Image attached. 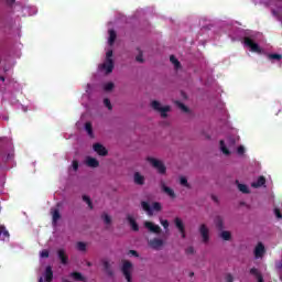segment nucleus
<instances>
[{
  "label": "nucleus",
  "mask_w": 282,
  "mask_h": 282,
  "mask_svg": "<svg viewBox=\"0 0 282 282\" xmlns=\"http://www.w3.org/2000/svg\"><path fill=\"white\" fill-rule=\"evenodd\" d=\"M151 107L154 111H158V113H160L161 118H169V111H171V106H162L160 101L153 100L151 102Z\"/></svg>",
  "instance_id": "nucleus-1"
},
{
  "label": "nucleus",
  "mask_w": 282,
  "mask_h": 282,
  "mask_svg": "<svg viewBox=\"0 0 282 282\" xmlns=\"http://www.w3.org/2000/svg\"><path fill=\"white\" fill-rule=\"evenodd\" d=\"M147 161L150 162L153 169H156L160 175H166V165H164V162L151 156H148Z\"/></svg>",
  "instance_id": "nucleus-2"
},
{
  "label": "nucleus",
  "mask_w": 282,
  "mask_h": 282,
  "mask_svg": "<svg viewBox=\"0 0 282 282\" xmlns=\"http://www.w3.org/2000/svg\"><path fill=\"white\" fill-rule=\"evenodd\" d=\"M133 268V264L130 261H124L121 268V272L128 282H133L131 278V269Z\"/></svg>",
  "instance_id": "nucleus-3"
},
{
  "label": "nucleus",
  "mask_w": 282,
  "mask_h": 282,
  "mask_svg": "<svg viewBox=\"0 0 282 282\" xmlns=\"http://www.w3.org/2000/svg\"><path fill=\"white\" fill-rule=\"evenodd\" d=\"M243 43L247 47H249L251 50V52H256L257 54H261V46H259V44H257L252 39H250L249 36H246L243 39Z\"/></svg>",
  "instance_id": "nucleus-4"
},
{
  "label": "nucleus",
  "mask_w": 282,
  "mask_h": 282,
  "mask_svg": "<svg viewBox=\"0 0 282 282\" xmlns=\"http://www.w3.org/2000/svg\"><path fill=\"white\" fill-rule=\"evenodd\" d=\"M160 186H161L162 193L167 195V197L170 199H175V197H177V195L175 194V191H173V188L166 186V183L164 181L160 182Z\"/></svg>",
  "instance_id": "nucleus-5"
},
{
  "label": "nucleus",
  "mask_w": 282,
  "mask_h": 282,
  "mask_svg": "<svg viewBox=\"0 0 282 282\" xmlns=\"http://www.w3.org/2000/svg\"><path fill=\"white\" fill-rule=\"evenodd\" d=\"M209 232H210V230L208 229L206 224H202L199 226V234H200V237H202L204 243H208V241H210Z\"/></svg>",
  "instance_id": "nucleus-6"
},
{
  "label": "nucleus",
  "mask_w": 282,
  "mask_h": 282,
  "mask_svg": "<svg viewBox=\"0 0 282 282\" xmlns=\"http://www.w3.org/2000/svg\"><path fill=\"white\" fill-rule=\"evenodd\" d=\"M144 227L154 235H160V232H162V228L159 225L153 224L152 221H145Z\"/></svg>",
  "instance_id": "nucleus-7"
},
{
  "label": "nucleus",
  "mask_w": 282,
  "mask_h": 282,
  "mask_svg": "<svg viewBox=\"0 0 282 282\" xmlns=\"http://www.w3.org/2000/svg\"><path fill=\"white\" fill-rule=\"evenodd\" d=\"M253 254L256 259H263V254H265V246H263L262 242H259L253 250Z\"/></svg>",
  "instance_id": "nucleus-8"
},
{
  "label": "nucleus",
  "mask_w": 282,
  "mask_h": 282,
  "mask_svg": "<svg viewBox=\"0 0 282 282\" xmlns=\"http://www.w3.org/2000/svg\"><path fill=\"white\" fill-rule=\"evenodd\" d=\"M94 152L105 158V155H108L109 151H107V148L100 143H95L93 145Z\"/></svg>",
  "instance_id": "nucleus-9"
},
{
  "label": "nucleus",
  "mask_w": 282,
  "mask_h": 282,
  "mask_svg": "<svg viewBox=\"0 0 282 282\" xmlns=\"http://www.w3.org/2000/svg\"><path fill=\"white\" fill-rule=\"evenodd\" d=\"M149 246L153 250H160L162 246H164V240L160 238H153L152 240L149 241Z\"/></svg>",
  "instance_id": "nucleus-10"
},
{
  "label": "nucleus",
  "mask_w": 282,
  "mask_h": 282,
  "mask_svg": "<svg viewBox=\"0 0 282 282\" xmlns=\"http://www.w3.org/2000/svg\"><path fill=\"white\" fill-rule=\"evenodd\" d=\"M101 69H105L106 74H111L113 72V59H106L101 64Z\"/></svg>",
  "instance_id": "nucleus-11"
},
{
  "label": "nucleus",
  "mask_w": 282,
  "mask_h": 282,
  "mask_svg": "<svg viewBox=\"0 0 282 282\" xmlns=\"http://www.w3.org/2000/svg\"><path fill=\"white\" fill-rule=\"evenodd\" d=\"M127 219H128V223H129L130 226H131V229H132L134 232H138V230H140V226H139L138 223L135 221V218H133V216H131V215H128V216H127Z\"/></svg>",
  "instance_id": "nucleus-12"
},
{
  "label": "nucleus",
  "mask_w": 282,
  "mask_h": 282,
  "mask_svg": "<svg viewBox=\"0 0 282 282\" xmlns=\"http://www.w3.org/2000/svg\"><path fill=\"white\" fill-rule=\"evenodd\" d=\"M133 180L138 186H144V175L140 174V172L134 173Z\"/></svg>",
  "instance_id": "nucleus-13"
},
{
  "label": "nucleus",
  "mask_w": 282,
  "mask_h": 282,
  "mask_svg": "<svg viewBox=\"0 0 282 282\" xmlns=\"http://www.w3.org/2000/svg\"><path fill=\"white\" fill-rule=\"evenodd\" d=\"M57 256H58V259L61 260V263H63V265H67L69 258L67 257V254H65V250L59 249L57 251Z\"/></svg>",
  "instance_id": "nucleus-14"
},
{
  "label": "nucleus",
  "mask_w": 282,
  "mask_h": 282,
  "mask_svg": "<svg viewBox=\"0 0 282 282\" xmlns=\"http://www.w3.org/2000/svg\"><path fill=\"white\" fill-rule=\"evenodd\" d=\"M86 164L90 169H98L100 166V162H98L96 159L88 156L86 159Z\"/></svg>",
  "instance_id": "nucleus-15"
},
{
  "label": "nucleus",
  "mask_w": 282,
  "mask_h": 282,
  "mask_svg": "<svg viewBox=\"0 0 282 282\" xmlns=\"http://www.w3.org/2000/svg\"><path fill=\"white\" fill-rule=\"evenodd\" d=\"M102 267H104V271L108 276H113V270L111 269V263H109V261L104 260Z\"/></svg>",
  "instance_id": "nucleus-16"
},
{
  "label": "nucleus",
  "mask_w": 282,
  "mask_h": 282,
  "mask_svg": "<svg viewBox=\"0 0 282 282\" xmlns=\"http://www.w3.org/2000/svg\"><path fill=\"white\" fill-rule=\"evenodd\" d=\"M250 274H252V276H256L258 282H265V281H263V275L261 274V272H259V269L251 268Z\"/></svg>",
  "instance_id": "nucleus-17"
},
{
  "label": "nucleus",
  "mask_w": 282,
  "mask_h": 282,
  "mask_svg": "<svg viewBox=\"0 0 282 282\" xmlns=\"http://www.w3.org/2000/svg\"><path fill=\"white\" fill-rule=\"evenodd\" d=\"M44 276L46 282H52L54 280V271H52L50 265L46 267Z\"/></svg>",
  "instance_id": "nucleus-18"
},
{
  "label": "nucleus",
  "mask_w": 282,
  "mask_h": 282,
  "mask_svg": "<svg viewBox=\"0 0 282 282\" xmlns=\"http://www.w3.org/2000/svg\"><path fill=\"white\" fill-rule=\"evenodd\" d=\"M265 185V176H259L257 182L251 184L252 188H261V186Z\"/></svg>",
  "instance_id": "nucleus-19"
},
{
  "label": "nucleus",
  "mask_w": 282,
  "mask_h": 282,
  "mask_svg": "<svg viewBox=\"0 0 282 282\" xmlns=\"http://www.w3.org/2000/svg\"><path fill=\"white\" fill-rule=\"evenodd\" d=\"M174 224H175L178 232H183L186 229V227H184V221H182V218H180V217H176L174 219Z\"/></svg>",
  "instance_id": "nucleus-20"
},
{
  "label": "nucleus",
  "mask_w": 282,
  "mask_h": 282,
  "mask_svg": "<svg viewBox=\"0 0 282 282\" xmlns=\"http://www.w3.org/2000/svg\"><path fill=\"white\" fill-rule=\"evenodd\" d=\"M214 224L218 230H224V218L221 216H216Z\"/></svg>",
  "instance_id": "nucleus-21"
},
{
  "label": "nucleus",
  "mask_w": 282,
  "mask_h": 282,
  "mask_svg": "<svg viewBox=\"0 0 282 282\" xmlns=\"http://www.w3.org/2000/svg\"><path fill=\"white\" fill-rule=\"evenodd\" d=\"M141 206L142 209L145 210V213H148V215H153V208H151V205L149 204V202H141Z\"/></svg>",
  "instance_id": "nucleus-22"
},
{
  "label": "nucleus",
  "mask_w": 282,
  "mask_h": 282,
  "mask_svg": "<svg viewBox=\"0 0 282 282\" xmlns=\"http://www.w3.org/2000/svg\"><path fill=\"white\" fill-rule=\"evenodd\" d=\"M52 217H53V226H56V224H58V219H61V212L58 209H54Z\"/></svg>",
  "instance_id": "nucleus-23"
},
{
  "label": "nucleus",
  "mask_w": 282,
  "mask_h": 282,
  "mask_svg": "<svg viewBox=\"0 0 282 282\" xmlns=\"http://www.w3.org/2000/svg\"><path fill=\"white\" fill-rule=\"evenodd\" d=\"M170 62L172 65H174V67L176 69H180V67H182V64L178 62V59H177V57H175V55L170 56Z\"/></svg>",
  "instance_id": "nucleus-24"
},
{
  "label": "nucleus",
  "mask_w": 282,
  "mask_h": 282,
  "mask_svg": "<svg viewBox=\"0 0 282 282\" xmlns=\"http://www.w3.org/2000/svg\"><path fill=\"white\" fill-rule=\"evenodd\" d=\"M117 36L118 35L113 30H109V40H108L109 45H113V43H116Z\"/></svg>",
  "instance_id": "nucleus-25"
},
{
  "label": "nucleus",
  "mask_w": 282,
  "mask_h": 282,
  "mask_svg": "<svg viewBox=\"0 0 282 282\" xmlns=\"http://www.w3.org/2000/svg\"><path fill=\"white\" fill-rule=\"evenodd\" d=\"M72 279H74L75 281H85V276H83V273L80 272H72L70 273Z\"/></svg>",
  "instance_id": "nucleus-26"
},
{
  "label": "nucleus",
  "mask_w": 282,
  "mask_h": 282,
  "mask_svg": "<svg viewBox=\"0 0 282 282\" xmlns=\"http://www.w3.org/2000/svg\"><path fill=\"white\" fill-rule=\"evenodd\" d=\"M85 130L87 131L90 138H94V127L91 126V122L85 123Z\"/></svg>",
  "instance_id": "nucleus-27"
},
{
  "label": "nucleus",
  "mask_w": 282,
  "mask_h": 282,
  "mask_svg": "<svg viewBox=\"0 0 282 282\" xmlns=\"http://www.w3.org/2000/svg\"><path fill=\"white\" fill-rule=\"evenodd\" d=\"M220 237L224 241H230V239H232V234H230V231H221Z\"/></svg>",
  "instance_id": "nucleus-28"
},
{
  "label": "nucleus",
  "mask_w": 282,
  "mask_h": 282,
  "mask_svg": "<svg viewBox=\"0 0 282 282\" xmlns=\"http://www.w3.org/2000/svg\"><path fill=\"white\" fill-rule=\"evenodd\" d=\"M220 150L225 155H230V150L226 148V143L224 142V140H220Z\"/></svg>",
  "instance_id": "nucleus-29"
},
{
  "label": "nucleus",
  "mask_w": 282,
  "mask_h": 282,
  "mask_svg": "<svg viewBox=\"0 0 282 282\" xmlns=\"http://www.w3.org/2000/svg\"><path fill=\"white\" fill-rule=\"evenodd\" d=\"M176 106L178 107V109H181V111H183L184 113H188V107H186V105L182 104L181 101H176Z\"/></svg>",
  "instance_id": "nucleus-30"
},
{
  "label": "nucleus",
  "mask_w": 282,
  "mask_h": 282,
  "mask_svg": "<svg viewBox=\"0 0 282 282\" xmlns=\"http://www.w3.org/2000/svg\"><path fill=\"white\" fill-rule=\"evenodd\" d=\"M238 189L240 191V193H245V194L250 193V189L248 188V185H246V184H238Z\"/></svg>",
  "instance_id": "nucleus-31"
},
{
  "label": "nucleus",
  "mask_w": 282,
  "mask_h": 282,
  "mask_svg": "<svg viewBox=\"0 0 282 282\" xmlns=\"http://www.w3.org/2000/svg\"><path fill=\"white\" fill-rule=\"evenodd\" d=\"M83 202H86V203H87V205H88V207L90 208V210L94 209V204L91 203V198H90L89 196L84 195V196H83Z\"/></svg>",
  "instance_id": "nucleus-32"
},
{
  "label": "nucleus",
  "mask_w": 282,
  "mask_h": 282,
  "mask_svg": "<svg viewBox=\"0 0 282 282\" xmlns=\"http://www.w3.org/2000/svg\"><path fill=\"white\" fill-rule=\"evenodd\" d=\"M77 250H79V252H85L87 250V245L85 242H77Z\"/></svg>",
  "instance_id": "nucleus-33"
},
{
  "label": "nucleus",
  "mask_w": 282,
  "mask_h": 282,
  "mask_svg": "<svg viewBox=\"0 0 282 282\" xmlns=\"http://www.w3.org/2000/svg\"><path fill=\"white\" fill-rule=\"evenodd\" d=\"M269 58L270 61H281L282 56L281 54L274 53V54H269Z\"/></svg>",
  "instance_id": "nucleus-34"
},
{
  "label": "nucleus",
  "mask_w": 282,
  "mask_h": 282,
  "mask_svg": "<svg viewBox=\"0 0 282 282\" xmlns=\"http://www.w3.org/2000/svg\"><path fill=\"white\" fill-rule=\"evenodd\" d=\"M152 210H155L156 213H160V210H162V204L155 202L152 205Z\"/></svg>",
  "instance_id": "nucleus-35"
},
{
  "label": "nucleus",
  "mask_w": 282,
  "mask_h": 282,
  "mask_svg": "<svg viewBox=\"0 0 282 282\" xmlns=\"http://www.w3.org/2000/svg\"><path fill=\"white\" fill-rule=\"evenodd\" d=\"M101 218H102L104 223H105L107 226H109V224H111V216H109V215H107V214H104V215L101 216Z\"/></svg>",
  "instance_id": "nucleus-36"
},
{
  "label": "nucleus",
  "mask_w": 282,
  "mask_h": 282,
  "mask_svg": "<svg viewBox=\"0 0 282 282\" xmlns=\"http://www.w3.org/2000/svg\"><path fill=\"white\" fill-rule=\"evenodd\" d=\"M104 105H105V107H107V109H109V111H111V109H113V106H111V100H109V98L104 99Z\"/></svg>",
  "instance_id": "nucleus-37"
},
{
  "label": "nucleus",
  "mask_w": 282,
  "mask_h": 282,
  "mask_svg": "<svg viewBox=\"0 0 282 282\" xmlns=\"http://www.w3.org/2000/svg\"><path fill=\"white\" fill-rule=\"evenodd\" d=\"M105 91H112L113 90V83H107L104 86Z\"/></svg>",
  "instance_id": "nucleus-38"
},
{
  "label": "nucleus",
  "mask_w": 282,
  "mask_h": 282,
  "mask_svg": "<svg viewBox=\"0 0 282 282\" xmlns=\"http://www.w3.org/2000/svg\"><path fill=\"white\" fill-rule=\"evenodd\" d=\"M3 235V237H10V232L6 229V227L0 226V237Z\"/></svg>",
  "instance_id": "nucleus-39"
},
{
  "label": "nucleus",
  "mask_w": 282,
  "mask_h": 282,
  "mask_svg": "<svg viewBox=\"0 0 282 282\" xmlns=\"http://www.w3.org/2000/svg\"><path fill=\"white\" fill-rule=\"evenodd\" d=\"M181 185L186 186L187 188L191 186L188 185V180L186 177H181Z\"/></svg>",
  "instance_id": "nucleus-40"
},
{
  "label": "nucleus",
  "mask_w": 282,
  "mask_h": 282,
  "mask_svg": "<svg viewBox=\"0 0 282 282\" xmlns=\"http://www.w3.org/2000/svg\"><path fill=\"white\" fill-rule=\"evenodd\" d=\"M113 56V51H108L107 53H106V61H113L111 57Z\"/></svg>",
  "instance_id": "nucleus-41"
},
{
  "label": "nucleus",
  "mask_w": 282,
  "mask_h": 282,
  "mask_svg": "<svg viewBox=\"0 0 282 282\" xmlns=\"http://www.w3.org/2000/svg\"><path fill=\"white\" fill-rule=\"evenodd\" d=\"M274 215H275L276 219H282L281 209L275 208V209H274Z\"/></svg>",
  "instance_id": "nucleus-42"
},
{
  "label": "nucleus",
  "mask_w": 282,
  "mask_h": 282,
  "mask_svg": "<svg viewBox=\"0 0 282 282\" xmlns=\"http://www.w3.org/2000/svg\"><path fill=\"white\" fill-rule=\"evenodd\" d=\"M237 152L239 155H243V153H246V149L243 148V145H240L238 147Z\"/></svg>",
  "instance_id": "nucleus-43"
},
{
  "label": "nucleus",
  "mask_w": 282,
  "mask_h": 282,
  "mask_svg": "<svg viewBox=\"0 0 282 282\" xmlns=\"http://www.w3.org/2000/svg\"><path fill=\"white\" fill-rule=\"evenodd\" d=\"M41 257H42V259H47V257H50V251L43 250V251L41 252Z\"/></svg>",
  "instance_id": "nucleus-44"
},
{
  "label": "nucleus",
  "mask_w": 282,
  "mask_h": 282,
  "mask_svg": "<svg viewBox=\"0 0 282 282\" xmlns=\"http://www.w3.org/2000/svg\"><path fill=\"white\" fill-rule=\"evenodd\" d=\"M186 254H195V248L188 247V248L186 249Z\"/></svg>",
  "instance_id": "nucleus-45"
},
{
  "label": "nucleus",
  "mask_w": 282,
  "mask_h": 282,
  "mask_svg": "<svg viewBox=\"0 0 282 282\" xmlns=\"http://www.w3.org/2000/svg\"><path fill=\"white\" fill-rule=\"evenodd\" d=\"M135 61L138 63H144V58L142 57V53H140L137 57H135Z\"/></svg>",
  "instance_id": "nucleus-46"
},
{
  "label": "nucleus",
  "mask_w": 282,
  "mask_h": 282,
  "mask_svg": "<svg viewBox=\"0 0 282 282\" xmlns=\"http://www.w3.org/2000/svg\"><path fill=\"white\" fill-rule=\"evenodd\" d=\"M226 281H227V282H232V281H235V278L232 276V274L228 273V274L226 275Z\"/></svg>",
  "instance_id": "nucleus-47"
},
{
  "label": "nucleus",
  "mask_w": 282,
  "mask_h": 282,
  "mask_svg": "<svg viewBox=\"0 0 282 282\" xmlns=\"http://www.w3.org/2000/svg\"><path fill=\"white\" fill-rule=\"evenodd\" d=\"M73 171H78V162L76 160L73 161Z\"/></svg>",
  "instance_id": "nucleus-48"
},
{
  "label": "nucleus",
  "mask_w": 282,
  "mask_h": 282,
  "mask_svg": "<svg viewBox=\"0 0 282 282\" xmlns=\"http://www.w3.org/2000/svg\"><path fill=\"white\" fill-rule=\"evenodd\" d=\"M161 225L163 226V228H169V220H161Z\"/></svg>",
  "instance_id": "nucleus-49"
},
{
  "label": "nucleus",
  "mask_w": 282,
  "mask_h": 282,
  "mask_svg": "<svg viewBox=\"0 0 282 282\" xmlns=\"http://www.w3.org/2000/svg\"><path fill=\"white\" fill-rule=\"evenodd\" d=\"M129 253L132 254V257H140V254L135 250H130Z\"/></svg>",
  "instance_id": "nucleus-50"
},
{
  "label": "nucleus",
  "mask_w": 282,
  "mask_h": 282,
  "mask_svg": "<svg viewBox=\"0 0 282 282\" xmlns=\"http://www.w3.org/2000/svg\"><path fill=\"white\" fill-rule=\"evenodd\" d=\"M6 1H7V6L12 7V6H14L17 0H6Z\"/></svg>",
  "instance_id": "nucleus-51"
},
{
  "label": "nucleus",
  "mask_w": 282,
  "mask_h": 282,
  "mask_svg": "<svg viewBox=\"0 0 282 282\" xmlns=\"http://www.w3.org/2000/svg\"><path fill=\"white\" fill-rule=\"evenodd\" d=\"M182 239H186V229H183V231H180Z\"/></svg>",
  "instance_id": "nucleus-52"
},
{
  "label": "nucleus",
  "mask_w": 282,
  "mask_h": 282,
  "mask_svg": "<svg viewBox=\"0 0 282 282\" xmlns=\"http://www.w3.org/2000/svg\"><path fill=\"white\" fill-rule=\"evenodd\" d=\"M212 199H213L214 202H219L218 198H217V196H215V195L212 196Z\"/></svg>",
  "instance_id": "nucleus-53"
},
{
  "label": "nucleus",
  "mask_w": 282,
  "mask_h": 282,
  "mask_svg": "<svg viewBox=\"0 0 282 282\" xmlns=\"http://www.w3.org/2000/svg\"><path fill=\"white\" fill-rule=\"evenodd\" d=\"M86 265H88V268H91V262H87Z\"/></svg>",
  "instance_id": "nucleus-54"
},
{
  "label": "nucleus",
  "mask_w": 282,
  "mask_h": 282,
  "mask_svg": "<svg viewBox=\"0 0 282 282\" xmlns=\"http://www.w3.org/2000/svg\"><path fill=\"white\" fill-rule=\"evenodd\" d=\"M0 80L6 82V77H0Z\"/></svg>",
  "instance_id": "nucleus-55"
},
{
  "label": "nucleus",
  "mask_w": 282,
  "mask_h": 282,
  "mask_svg": "<svg viewBox=\"0 0 282 282\" xmlns=\"http://www.w3.org/2000/svg\"><path fill=\"white\" fill-rule=\"evenodd\" d=\"M194 274H195L194 272H191V273H189V276H194Z\"/></svg>",
  "instance_id": "nucleus-56"
},
{
  "label": "nucleus",
  "mask_w": 282,
  "mask_h": 282,
  "mask_svg": "<svg viewBox=\"0 0 282 282\" xmlns=\"http://www.w3.org/2000/svg\"><path fill=\"white\" fill-rule=\"evenodd\" d=\"M39 282H43V278L42 276L39 279Z\"/></svg>",
  "instance_id": "nucleus-57"
}]
</instances>
